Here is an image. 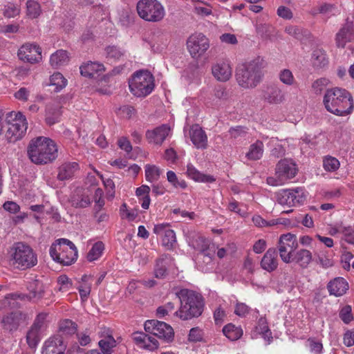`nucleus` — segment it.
<instances>
[{
    "label": "nucleus",
    "mask_w": 354,
    "mask_h": 354,
    "mask_svg": "<svg viewBox=\"0 0 354 354\" xmlns=\"http://www.w3.org/2000/svg\"><path fill=\"white\" fill-rule=\"evenodd\" d=\"M180 300V308L174 312V316L182 320H189L198 317L203 312L205 301L201 294L187 288H183L176 292Z\"/></svg>",
    "instance_id": "obj_1"
},
{
    "label": "nucleus",
    "mask_w": 354,
    "mask_h": 354,
    "mask_svg": "<svg viewBox=\"0 0 354 354\" xmlns=\"http://www.w3.org/2000/svg\"><path fill=\"white\" fill-rule=\"evenodd\" d=\"M323 104L328 112L338 116L350 115L354 109L352 95L339 87L327 89L323 97Z\"/></svg>",
    "instance_id": "obj_2"
},
{
    "label": "nucleus",
    "mask_w": 354,
    "mask_h": 354,
    "mask_svg": "<svg viewBox=\"0 0 354 354\" xmlns=\"http://www.w3.org/2000/svg\"><path fill=\"white\" fill-rule=\"evenodd\" d=\"M27 155L30 161L38 165L54 161L58 156V149L54 140L39 136L32 139L27 147Z\"/></svg>",
    "instance_id": "obj_3"
},
{
    "label": "nucleus",
    "mask_w": 354,
    "mask_h": 354,
    "mask_svg": "<svg viewBox=\"0 0 354 354\" xmlns=\"http://www.w3.org/2000/svg\"><path fill=\"white\" fill-rule=\"evenodd\" d=\"M263 60L259 58L240 65L236 71L238 84L245 89L256 88L264 77Z\"/></svg>",
    "instance_id": "obj_4"
},
{
    "label": "nucleus",
    "mask_w": 354,
    "mask_h": 354,
    "mask_svg": "<svg viewBox=\"0 0 354 354\" xmlns=\"http://www.w3.org/2000/svg\"><path fill=\"white\" fill-rule=\"evenodd\" d=\"M10 262L18 269L30 268L37 263V254L27 244L22 242L15 243L10 250Z\"/></svg>",
    "instance_id": "obj_5"
},
{
    "label": "nucleus",
    "mask_w": 354,
    "mask_h": 354,
    "mask_svg": "<svg viewBox=\"0 0 354 354\" xmlns=\"http://www.w3.org/2000/svg\"><path fill=\"white\" fill-rule=\"evenodd\" d=\"M52 259L62 265L69 266L77 259V250L73 242L66 239H59L49 249Z\"/></svg>",
    "instance_id": "obj_6"
},
{
    "label": "nucleus",
    "mask_w": 354,
    "mask_h": 354,
    "mask_svg": "<svg viewBox=\"0 0 354 354\" xmlns=\"http://www.w3.org/2000/svg\"><path fill=\"white\" fill-rule=\"evenodd\" d=\"M131 93L142 97L149 95L155 87L154 77L148 71H139L133 73L129 81Z\"/></svg>",
    "instance_id": "obj_7"
},
{
    "label": "nucleus",
    "mask_w": 354,
    "mask_h": 354,
    "mask_svg": "<svg viewBox=\"0 0 354 354\" xmlns=\"http://www.w3.org/2000/svg\"><path fill=\"white\" fill-rule=\"evenodd\" d=\"M136 10L138 16L149 22H160L165 15L163 6L158 0H139Z\"/></svg>",
    "instance_id": "obj_8"
},
{
    "label": "nucleus",
    "mask_w": 354,
    "mask_h": 354,
    "mask_svg": "<svg viewBox=\"0 0 354 354\" xmlns=\"http://www.w3.org/2000/svg\"><path fill=\"white\" fill-rule=\"evenodd\" d=\"M5 136L9 142H15L22 138L27 128L26 117L20 112L9 113L6 120Z\"/></svg>",
    "instance_id": "obj_9"
},
{
    "label": "nucleus",
    "mask_w": 354,
    "mask_h": 354,
    "mask_svg": "<svg viewBox=\"0 0 354 354\" xmlns=\"http://www.w3.org/2000/svg\"><path fill=\"white\" fill-rule=\"evenodd\" d=\"M306 194L304 187L281 189L276 194V200L283 206L293 207L304 203Z\"/></svg>",
    "instance_id": "obj_10"
},
{
    "label": "nucleus",
    "mask_w": 354,
    "mask_h": 354,
    "mask_svg": "<svg viewBox=\"0 0 354 354\" xmlns=\"http://www.w3.org/2000/svg\"><path fill=\"white\" fill-rule=\"evenodd\" d=\"M145 330L148 333L156 336L165 342L174 339V333L172 327L163 322L158 320H147L145 323Z\"/></svg>",
    "instance_id": "obj_11"
},
{
    "label": "nucleus",
    "mask_w": 354,
    "mask_h": 354,
    "mask_svg": "<svg viewBox=\"0 0 354 354\" xmlns=\"http://www.w3.org/2000/svg\"><path fill=\"white\" fill-rule=\"evenodd\" d=\"M298 246L295 234L288 233L281 235L279 240V252L281 260L286 263L292 261V252Z\"/></svg>",
    "instance_id": "obj_12"
},
{
    "label": "nucleus",
    "mask_w": 354,
    "mask_h": 354,
    "mask_svg": "<svg viewBox=\"0 0 354 354\" xmlns=\"http://www.w3.org/2000/svg\"><path fill=\"white\" fill-rule=\"evenodd\" d=\"M187 46L191 56L198 58L209 48V39L202 33L194 34L188 38Z\"/></svg>",
    "instance_id": "obj_13"
},
{
    "label": "nucleus",
    "mask_w": 354,
    "mask_h": 354,
    "mask_svg": "<svg viewBox=\"0 0 354 354\" xmlns=\"http://www.w3.org/2000/svg\"><path fill=\"white\" fill-rule=\"evenodd\" d=\"M18 57L19 59L24 62L37 63L41 59V50L35 44L27 43L19 49Z\"/></svg>",
    "instance_id": "obj_14"
},
{
    "label": "nucleus",
    "mask_w": 354,
    "mask_h": 354,
    "mask_svg": "<svg viewBox=\"0 0 354 354\" xmlns=\"http://www.w3.org/2000/svg\"><path fill=\"white\" fill-rule=\"evenodd\" d=\"M27 319V314L21 311H15L3 316L1 323L4 329L12 332L17 330L21 325L25 324Z\"/></svg>",
    "instance_id": "obj_15"
},
{
    "label": "nucleus",
    "mask_w": 354,
    "mask_h": 354,
    "mask_svg": "<svg viewBox=\"0 0 354 354\" xmlns=\"http://www.w3.org/2000/svg\"><path fill=\"white\" fill-rule=\"evenodd\" d=\"M66 345L64 342L62 337L56 335L47 339L41 349V354H64Z\"/></svg>",
    "instance_id": "obj_16"
},
{
    "label": "nucleus",
    "mask_w": 354,
    "mask_h": 354,
    "mask_svg": "<svg viewBox=\"0 0 354 354\" xmlns=\"http://www.w3.org/2000/svg\"><path fill=\"white\" fill-rule=\"evenodd\" d=\"M262 99L269 104H279L285 100V94L279 86L268 85L262 90Z\"/></svg>",
    "instance_id": "obj_17"
},
{
    "label": "nucleus",
    "mask_w": 354,
    "mask_h": 354,
    "mask_svg": "<svg viewBox=\"0 0 354 354\" xmlns=\"http://www.w3.org/2000/svg\"><path fill=\"white\" fill-rule=\"evenodd\" d=\"M197 243L196 247L201 251L203 255V262L206 265L198 263V267L200 270L204 272H208L213 269L212 257L213 254L207 251L209 243L208 241L203 236H199L196 240Z\"/></svg>",
    "instance_id": "obj_18"
},
{
    "label": "nucleus",
    "mask_w": 354,
    "mask_h": 354,
    "mask_svg": "<svg viewBox=\"0 0 354 354\" xmlns=\"http://www.w3.org/2000/svg\"><path fill=\"white\" fill-rule=\"evenodd\" d=\"M153 233L162 236V244L170 250L176 241V234L173 230L169 227L168 224H158L153 227Z\"/></svg>",
    "instance_id": "obj_19"
},
{
    "label": "nucleus",
    "mask_w": 354,
    "mask_h": 354,
    "mask_svg": "<svg viewBox=\"0 0 354 354\" xmlns=\"http://www.w3.org/2000/svg\"><path fill=\"white\" fill-rule=\"evenodd\" d=\"M297 172L296 165L291 160L284 159L279 162L276 167L275 175L279 176L285 183L295 176Z\"/></svg>",
    "instance_id": "obj_20"
},
{
    "label": "nucleus",
    "mask_w": 354,
    "mask_h": 354,
    "mask_svg": "<svg viewBox=\"0 0 354 354\" xmlns=\"http://www.w3.org/2000/svg\"><path fill=\"white\" fill-rule=\"evenodd\" d=\"M189 135L191 141L197 149H207V136L205 131L198 124H194L190 127Z\"/></svg>",
    "instance_id": "obj_21"
},
{
    "label": "nucleus",
    "mask_w": 354,
    "mask_h": 354,
    "mask_svg": "<svg viewBox=\"0 0 354 354\" xmlns=\"http://www.w3.org/2000/svg\"><path fill=\"white\" fill-rule=\"evenodd\" d=\"M353 39L354 30L353 24L351 22H347L336 34V45L338 48H344L348 42H351Z\"/></svg>",
    "instance_id": "obj_22"
},
{
    "label": "nucleus",
    "mask_w": 354,
    "mask_h": 354,
    "mask_svg": "<svg viewBox=\"0 0 354 354\" xmlns=\"http://www.w3.org/2000/svg\"><path fill=\"white\" fill-rule=\"evenodd\" d=\"M212 72L214 77L220 82H226L232 76V68L228 62H219L213 65Z\"/></svg>",
    "instance_id": "obj_23"
},
{
    "label": "nucleus",
    "mask_w": 354,
    "mask_h": 354,
    "mask_svg": "<svg viewBox=\"0 0 354 354\" xmlns=\"http://www.w3.org/2000/svg\"><path fill=\"white\" fill-rule=\"evenodd\" d=\"M170 128L166 125H161L153 130L146 132V138L150 143L161 145L169 135Z\"/></svg>",
    "instance_id": "obj_24"
},
{
    "label": "nucleus",
    "mask_w": 354,
    "mask_h": 354,
    "mask_svg": "<svg viewBox=\"0 0 354 354\" xmlns=\"http://www.w3.org/2000/svg\"><path fill=\"white\" fill-rule=\"evenodd\" d=\"M327 289L330 295L341 297L348 289V283L343 277H336L328 282Z\"/></svg>",
    "instance_id": "obj_25"
},
{
    "label": "nucleus",
    "mask_w": 354,
    "mask_h": 354,
    "mask_svg": "<svg viewBox=\"0 0 354 354\" xmlns=\"http://www.w3.org/2000/svg\"><path fill=\"white\" fill-rule=\"evenodd\" d=\"M101 339L98 344L103 354H111L113 348L116 346V342L109 328H104L100 334Z\"/></svg>",
    "instance_id": "obj_26"
},
{
    "label": "nucleus",
    "mask_w": 354,
    "mask_h": 354,
    "mask_svg": "<svg viewBox=\"0 0 354 354\" xmlns=\"http://www.w3.org/2000/svg\"><path fill=\"white\" fill-rule=\"evenodd\" d=\"M79 164L76 162H65L58 168L57 179L66 180L72 178L79 171Z\"/></svg>",
    "instance_id": "obj_27"
},
{
    "label": "nucleus",
    "mask_w": 354,
    "mask_h": 354,
    "mask_svg": "<svg viewBox=\"0 0 354 354\" xmlns=\"http://www.w3.org/2000/svg\"><path fill=\"white\" fill-rule=\"evenodd\" d=\"M278 266L277 252L274 248H269L264 254L261 261L262 269L270 272L275 270Z\"/></svg>",
    "instance_id": "obj_28"
},
{
    "label": "nucleus",
    "mask_w": 354,
    "mask_h": 354,
    "mask_svg": "<svg viewBox=\"0 0 354 354\" xmlns=\"http://www.w3.org/2000/svg\"><path fill=\"white\" fill-rule=\"evenodd\" d=\"M71 205L75 208H85L91 201L89 195L82 189H77L71 196Z\"/></svg>",
    "instance_id": "obj_29"
},
{
    "label": "nucleus",
    "mask_w": 354,
    "mask_h": 354,
    "mask_svg": "<svg viewBox=\"0 0 354 354\" xmlns=\"http://www.w3.org/2000/svg\"><path fill=\"white\" fill-rule=\"evenodd\" d=\"M29 291V301H37L44 296L45 286L38 279H34L29 282L28 286Z\"/></svg>",
    "instance_id": "obj_30"
},
{
    "label": "nucleus",
    "mask_w": 354,
    "mask_h": 354,
    "mask_svg": "<svg viewBox=\"0 0 354 354\" xmlns=\"http://www.w3.org/2000/svg\"><path fill=\"white\" fill-rule=\"evenodd\" d=\"M80 69L82 75L93 77L95 74L104 71L105 68L102 64L90 62L82 64Z\"/></svg>",
    "instance_id": "obj_31"
},
{
    "label": "nucleus",
    "mask_w": 354,
    "mask_h": 354,
    "mask_svg": "<svg viewBox=\"0 0 354 354\" xmlns=\"http://www.w3.org/2000/svg\"><path fill=\"white\" fill-rule=\"evenodd\" d=\"M187 168V176L195 181L201 183H212L215 181V178L212 176L201 173L192 164H188Z\"/></svg>",
    "instance_id": "obj_32"
},
{
    "label": "nucleus",
    "mask_w": 354,
    "mask_h": 354,
    "mask_svg": "<svg viewBox=\"0 0 354 354\" xmlns=\"http://www.w3.org/2000/svg\"><path fill=\"white\" fill-rule=\"evenodd\" d=\"M169 256L163 254L156 259L154 267V275L156 278L162 279L167 274Z\"/></svg>",
    "instance_id": "obj_33"
},
{
    "label": "nucleus",
    "mask_w": 354,
    "mask_h": 354,
    "mask_svg": "<svg viewBox=\"0 0 354 354\" xmlns=\"http://www.w3.org/2000/svg\"><path fill=\"white\" fill-rule=\"evenodd\" d=\"M106 58L108 62L115 63L122 60L125 56V50L117 46H109L105 48Z\"/></svg>",
    "instance_id": "obj_34"
},
{
    "label": "nucleus",
    "mask_w": 354,
    "mask_h": 354,
    "mask_svg": "<svg viewBox=\"0 0 354 354\" xmlns=\"http://www.w3.org/2000/svg\"><path fill=\"white\" fill-rule=\"evenodd\" d=\"M312 260V253L306 249L298 250L294 257H292V261H295L302 268H306Z\"/></svg>",
    "instance_id": "obj_35"
},
{
    "label": "nucleus",
    "mask_w": 354,
    "mask_h": 354,
    "mask_svg": "<svg viewBox=\"0 0 354 354\" xmlns=\"http://www.w3.org/2000/svg\"><path fill=\"white\" fill-rule=\"evenodd\" d=\"M264 145L262 141L257 140L254 143L252 144L246 153V158L250 160H260L263 154Z\"/></svg>",
    "instance_id": "obj_36"
},
{
    "label": "nucleus",
    "mask_w": 354,
    "mask_h": 354,
    "mask_svg": "<svg viewBox=\"0 0 354 354\" xmlns=\"http://www.w3.org/2000/svg\"><path fill=\"white\" fill-rule=\"evenodd\" d=\"M213 106H218L228 100L230 94L228 91L223 86H215L213 90Z\"/></svg>",
    "instance_id": "obj_37"
},
{
    "label": "nucleus",
    "mask_w": 354,
    "mask_h": 354,
    "mask_svg": "<svg viewBox=\"0 0 354 354\" xmlns=\"http://www.w3.org/2000/svg\"><path fill=\"white\" fill-rule=\"evenodd\" d=\"M315 261L324 269L331 268L334 265L333 259L329 255L328 252L326 250H320L315 253Z\"/></svg>",
    "instance_id": "obj_38"
},
{
    "label": "nucleus",
    "mask_w": 354,
    "mask_h": 354,
    "mask_svg": "<svg viewBox=\"0 0 354 354\" xmlns=\"http://www.w3.org/2000/svg\"><path fill=\"white\" fill-rule=\"evenodd\" d=\"M224 335L231 341H236L243 335L241 327L236 326L233 324H228L223 328Z\"/></svg>",
    "instance_id": "obj_39"
},
{
    "label": "nucleus",
    "mask_w": 354,
    "mask_h": 354,
    "mask_svg": "<svg viewBox=\"0 0 354 354\" xmlns=\"http://www.w3.org/2000/svg\"><path fill=\"white\" fill-rule=\"evenodd\" d=\"M255 330L260 334L261 337L270 344L272 339V333L268 328L267 320L265 317H260Z\"/></svg>",
    "instance_id": "obj_40"
},
{
    "label": "nucleus",
    "mask_w": 354,
    "mask_h": 354,
    "mask_svg": "<svg viewBox=\"0 0 354 354\" xmlns=\"http://www.w3.org/2000/svg\"><path fill=\"white\" fill-rule=\"evenodd\" d=\"M68 62V55L66 50H59L51 55L50 58V65L53 68H59L65 65Z\"/></svg>",
    "instance_id": "obj_41"
},
{
    "label": "nucleus",
    "mask_w": 354,
    "mask_h": 354,
    "mask_svg": "<svg viewBox=\"0 0 354 354\" xmlns=\"http://www.w3.org/2000/svg\"><path fill=\"white\" fill-rule=\"evenodd\" d=\"M311 62L315 68H323L328 64V58L326 52L322 49H315L313 50Z\"/></svg>",
    "instance_id": "obj_42"
},
{
    "label": "nucleus",
    "mask_w": 354,
    "mask_h": 354,
    "mask_svg": "<svg viewBox=\"0 0 354 354\" xmlns=\"http://www.w3.org/2000/svg\"><path fill=\"white\" fill-rule=\"evenodd\" d=\"M145 178L148 182L154 183L159 180L162 170L154 165H146L145 166Z\"/></svg>",
    "instance_id": "obj_43"
},
{
    "label": "nucleus",
    "mask_w": 354,
    "mask_h": 354,
    "mask_svg": "<svg viewBox=\"0 0 354 354\" xmlns=\"http://www.w3.org/2000/svg\"><path fill=\"white\" fill-rule=\"evenodd\" d=\"M61 111L59 106L48 105L46 110V121L48 124L53 125L59 121Z\"/></svg>",
    "instance_id": "obj_44"
},
{
    "label": "nucleus",
    "mask_w": 354,
    "mask_h": 354,
    "mask_svg": "<svg viewBox=\"0 0 354 354\" xmlns=\"http://www.w3.org/2000/svg\"><path fill=\"white\" fill-rule=\"evenodd\" d=\"M67 84V80L60 73H55L50 77V86H53L55 92H59L63 89Z\"/></svg>",
    "instance_id": "obj_45"
},
{
    "label": "nucleus",
    "mask_w": 354,
    "mask_h": 354,
    "mask_svg": "<svg viewBox=\"0 0 354 354\" xmlns=\"http://www.w3.org/2000/svg\"><path fill=\"white\" fill-rule=\"evenodd\" d=\"M42 333L32 328L28 330L26 334V342L30 348H35L41 340Z\"/></svg>",
    "instance_id": "obj_46"
},
{
    "label": "nucleus",
    "mask_w": 354,
    "mask_h": 354,
    "mask_svg": "<svg viewBox=\"0 0 354 354\" xmlns=\"http://www.w3.org/2000/svg\"><path fill=\"white\" fill-rule=\"evenodd\" d=\"M104 249V244L101 241L95 243L87 254L88 261H93L98 259Z\"/></svg>",
    "instance_id": "obj_47"
},
{
    "label": "nucleus",
    "mask_w": 354,
    "mask_h": 354,
    "mask_svg": "<svg viewBox=\"0 0 354 354\" xmlns=\"http://www.w3.org/2000/svg\"><path fill=\"white\" fill-rule=\"evenodd\" d=\"M47 314L45 313H39L35 320L30 328L37 330L41 333L44 331L47 328V322H46V317Z\"/></svg>",
    "instance_id": "obj_48"
},
{
    "label": "nucleus",
    "mask_w": 354,
    "mask_h": 354,
    "mask_svg": "<svg viewBox=\"0 0 354 354\" xmlns=\"http://www.w3.org/2000/svg\"><path fill=\"white\" fill-rule=\"evenodd\" d=\"M77 324L70 319H64L59 323V329L65 335H72L77 331Z\"/></svg>",
    "instance_id": "obj_49"
},
{
    "label": "nucleus",
    "mask_w": 354,
    "mask_h": 354,
    "mask_svg": "<svg viewBox=\"0 0 354 354\" xmlns=\"http://www.w3.org/2000/svg\"><path fill=\"white\" fill-rule=\"evenodd\" d=\"M26 8L28 16L32 19L38 17L41 12L39 3L34 0H28L27 1Z\"/></svg>",
    "instance_id": "obj_50"
},
{
    "label": "nucleus",
    "mask_w": 354,
    "mask_h": 354,
    "mask_svg": "<svg viewBox=\"0 0 354 354\" xmlns=\"http://www.w3.org/2000/svg\"><path fill=\"white\" fill-rule=\"evenodd\" d=\"M339 161L335 157L326 156L323 160V167L327 171H335L339 167Z\"/></svg>",
    "instance_id": "obj_51"
},
{
    "label": "nucleus",
    "mask_w": 354,
    "mask_h": 354,
    "mask_svg": "<svg viewBox=\"0 0 354 354\" xmlns=\"http://www.w3.org/2000/svg\"><path fill=\"white\" fill-rule=\"evenodd\" d=\"M306 346L312 354H322L324 347L320 341L314 338H309L306 342Z\"/></svg>",
    "instance_id": "obj_52"
},
{
    "label": "nucleus",
    "mask_w": 354,
    "mask_h": 354,
    "mask_svg": "<svg viewBox=\"0 0 354 354\" xmlns=\"http://www.w3.org/2000/svg\"><path fill=\"white\" fill-rule=\"evenodd\" d=\"M167 179L175 188L185 189L187 187L186 182L184 180H178L176 174L173 171L167 172Z\"/></svg>",
    "instance_id": "obj_53"
},
{
    "label": "nucleus",
    "mask_w": 354,
    "mask_h": 354,
    "mask_svg": "<svg viewBox=\"0 0 354 354\" xmlns=\"http://www.w3.org/2000/svg\"><path fill=\"white\" fill-rule=\"evenodd\" d=\"M280 81L288 86H292L295 83V77L289 69H283L279 73Z\"/></svg>",
    "instance_id": "obj_54"
},
{
    "label": "nucleus",
    "mask_w": 354,
    "mask_h": 354,
    "mask_svg": "<svg viewBox=\"0 0 354 354\" xmlns=\"http://www.w3.org/2000/svg\"><path fill=\"white\" fill-rule=\"evenodd\" d=\"M57 283L59 285V290L62 292H68L73 287L72 281L65 274L60 275L57 278Z\"/></svg>",
    "instance_id": "obj_55"
},
{
    "label": "nucleus",
    "mask_w": 354,
    "mask_h": 354,
    "mask_svg": "<svg viewBox=\"0 0 354 354\" xmlns=\"http://www.w3.org/2000/svg\"><path fill=\"white\" fill-rule=\"evenodd\" d=\"M329 82V80L326 78H319L313 83L312 89L315 94H321Z\"/></svg>",
    "instance_id": "obj_56"
},
{
    "label": "nucleus",
    "mask_w": 354,
    "mask_h": 354,
    "mask_svg": "<svg viewBox=\"0 0 354 354\" xmlns=\"http://www.w3.org/2000/svg\"><path fill=\"white\" fill-rule=\"evenodd\" d=\"M175 309L173 302H167L165 305L158 307L156 310V315L159 318H163Z\"/></svg>",
    "instance_id": "obj_57"
},
{
    "label": "nucleus",
    "mask_w": 354,
    "mask_h": 354,
    "mask_svg": "<svg viewBox=\"0 0 354 354\" xmlns=\"http://www.w3.org/2000/svg\"><path fill=\"white\" fill-rule=\"evenodd\" d=\"M20 9L19 6L9 3L4 6L3 15L7 18L15 17L19 14Z\"/></svg>",
    "instance_id": "obj_58"
},
{
    "label": "nucleus",
    "mask_w": 354,
    "mask_h": 354,
    "mask_svg": "<svg viewBox=\"0 0 354 354\" xmlns=\"http://www.w3.org/2000/svg\"><path fill=\"white\" fill-rule=\"evenodd\" d=\"M158 347V341L154 338L149 335H145V338L144 341L142 342V344L140 346V348H143L145 349H147L149 351H153L156 349Z\"/></svg>",
    "instance_id": "obj_59"
},
{
    "label": "nucleus",
    "mask_w": 354,
    "mask_h": 354,
    "mask_svg": "<svg viewBox=\"0 0 354 354\" xmlns=\"http://www.w3.org/2000/svg\"><path fill=\"white\" fill-rule=\"evenodd\" d=\"M285 31L297 39H301L304 36V30L296 26H288L286 27Z\"/></svg>",
    "instance_id": "obj_60"
},
{
    "label": "nucleus",
    "mask_w": 354,
    "mask_h": 354,
    "mask_svg": "<svg viewBox=\"0 0 354 354\" xmlns=\"http://www.w3.org/2000/svg\"><path fill=\"white\" fill-rule=\"evenodd\" d=\"M339 317L345 324L351 322L353 319L351 307L350 306H346L342 308L339 312Z\"/></svg>",
    "instance_id": "obj_61"
},
{
    "label": "nucleus",
    "mask_w": 354,
    "mask_h": 354,
    "mask_svg": "<svg viewBox=\"0 0 354 354\" xmlns=\"http://www.w3.org/2000/svg\"><path fill=\"white\" fill-rule=\"evenodd\" d=\"M90 335L91 332L88 329L77 334L78 342L81 346H86L90 344L91 342Z\"/></svg>",
    "instance_id": "obj_62"
},
{
    "label": "nucleus",
    "mask_w": 354,
    "mask_h": 354,
    "mask_svg": "<svg viewBox=\"0 0 354 354\" xmlns=\"http://www.w3.org/2000/svg\"><path fill=\"white\" fill-rule=\"evenodd\" d=\"M30 95V91L25 87L20 88L17 92L15 93L14 96L16 99L21 101H27Z\"/></svg>",
    "instance_id": "obj_63"
},
{
    "label": "nucleus",
    "mask_w": 354,
    "mask_h": 354,
    "mask_svg": "<svg viewBox=\"0 0 354 354\" xmlns=\"http://www.w3.org/2000/svg\"><path fill=\"white\" fill-rule=\"evenodd\" d=\"M118 147L127 153L132 150V146L130 141L126 137H121L118 140Z\"/></svg>",
    "instance_id": "obj_64"
}]
</instances>
